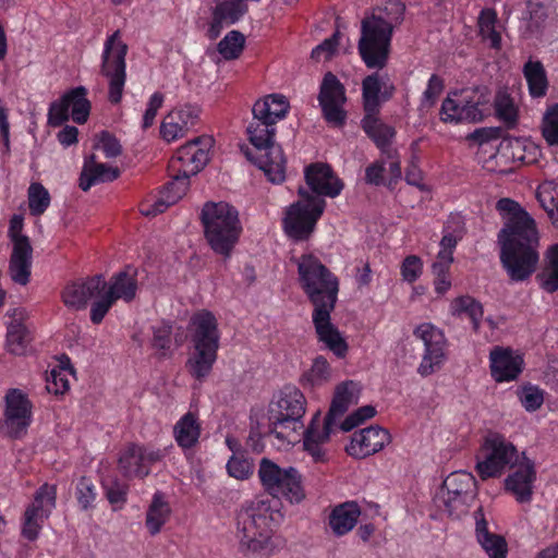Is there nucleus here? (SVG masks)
Masks as SVG:
<instances>
[{"label": "nucleus", "instance_id": "obj_28", "mask_svg": "<svg viewBox=\"0 0 558 558\" xmlns=\"http://www.w3.org/2000/svg\"><path fill=\"white\" fill-rule=\"evenodd\" d=\"M107 281L101 275H96L83 281H75L65 286L62 291V301L68 307L84 308L88 301L100 295L106 289Z\"/></svg>", "mask_w": 558, "mask_h": 558}, {"label": "nucleus", "instance_id": "obj_36", "mask_svg": "<svg viewBox=\"0 0 558 558\" xmlns=\"http://www.w3.org/2000/svg\"><path fill=\"white\" fill-rule=\"evenodd\" d=\"M289 108L290 105L284 96L271 94L258 99L253 105L252 113L255 118L266 119L267 121L277 124L280 120L286 118L289 112Z\"/></svg>", "mask_w": 558, "mask_h": 558}, {"label": "nucleus", "instance_id": "obj_13", "mask_svg": "<svg viewBox=\"0 0 558 558\" xmlns=\"http://www.w3.org/2000/svg\"><path fill=\"white\" fill-rule=\"evenodd\" d=\"M476 493L475 477L465 471H458L449 474L437 490L435 505L449 515H457L466 512L469 502Z\"/></svg>", "mask_w": 558, "mask_h": 558}, {"label": "nucleus", "instance_id": "obj_54", "mask_svg": "<svg viewBox=\"0 0 558 558\" xmlns=\"http://www.w3.org/2000/svg\"><path fill=\"white\" fill-rule=\"evenodd\" d=\"M414 336L423 341L425 349H441L445 342L444 332L430 323L417 326Z\"/></svg>", "mask_w": 558, "mask_h": 558}, {"label": "nucleus", "instance_id": "obj_59", "mask_svg": "<svg viewBox=\"0 0 558 558\" xmlns=\"http://www.w3.org/2000/svg\"><path fill=\"white\" fill-rule=\"evenodd\" d=\"M97 498L96 486L88 477H81L76 485V499L82 509L86 510L94 507Z\"/></svg>", "mask_w": 558, "mask_h": 558}, {"label": "nucleus", "instance_id": "obj_7", "mask_svg": "<svg viewBox=\"0 0 558 558\" xmlns=\"http://www.w3.org/2000/svg\"><path fill=\"white\" fill-rule=\"evenodd\" d=\"M201 222L209 247L229 258L243 231L239 210L226 202H207L201 211Z\"/></svg>", "mask_w": 558, "mask_h": 558}, {"label": "nucleus", "instance_id": "obj_34", "mask_svg": "<svg viewBox=\"0 0 558 558\" xmlns=\"http://www.w3.org/2000/svg\"><path fill=\"white\" fill-rule=\"evenodd\" d=\"M171 181L163 185L159 198L153 204L151 208L143 211L146 216H155L163 213L169 206L181 199L190 185V177L178 172H169Z\"/></svg>", "mask_w": 558, "mask_h": 558}, {"label": "nucleus", "instance_id": "obj_50", "mask_svg": "<svg viewBox=\"0 0 558 558\" xmlns=\"http://www.w3.org/2000/svg\"><path fill=\"white\" fill-rule=\"evenodd\" d=\"M102 486L112 509H121L126 502L128 485L116 477H107L104 480Z\"/></svg>", "mask_w": 558, "mask_h": 558}, {"label": "nucleus", "instance_id": "obj_64", "mask_svg": "<svg viewBox=\"0 0 558 558\" xmlns=\"http://www.w3.org/2000/svg\"><path fill=\"white\" fill-rule=\"evenodd\" d=\"M90 306V320L93 324L98 325L102 322L107 313L110 311L114 302L109 299L104 292L98 295Z\"/></svg>", "mask_w": 558, "mask_h": 558}, {"label": "nucleus", "instance_id": "obj_46", "mask_svg": "<svg viewBox=\"0 0 558 558\" xmlns=\"http://www.w3.org/2000/svg\"><path fill=\"white\" fill-rule=\"evenodd\" d=\"M216 360V351H193L186 366L192 376L202 379L209 374Z\"/></svg>", "mask_w": 558, "mask_h": 558}, {"label": "nucleus", "instance_id": "obj_62", "mask_svg": "<svg viewBox=\"0 0 558 558\" xmlns=\"http://www.w3.org/2000/svg\"><path fill=\"white\" fill-rule=\"evenodd\" d=\"M339 45V33L336 32L331 37L325 39L322 44L317 45L311 53L313 60L319 62L322 60H329L335 54Z\"/></svg>", "mask_w": 558, "mask_h": 558}, {"label": "nucleus", "instance_id": "obj_18", "mask_svg": "<svg viewBox=\"0 0 558 558\" xmlns=\"http://www.w3.org/2000/svg\"><path fill=\"white\" fill-rule=\"evenodd\" d=\"M209 145L210 138L196 137L179 147L169 161V172L197 174L209 161Z\"/></svg>", "mask_w": 558, "mask_h": 558}, {"label": "nucleus", "instance_id": "obj_6", "mask_svg": "<svg viewBox=\"0 0 558 558\" xmlns=\"http://www.w3.org/2000/svg\"><path fill=\"white\" fill-rule=\"evenodd\" d=\"M340 432H349V383L342 381L336 389L329 410L320 425V412L317 411L305 432L304 450L315 462L324 461V445Z\"/></svg>", "mask_w": 558, "mask_h": 558}, {"label": "nucleus", "instance_id": "obj_42", "mask_svg": "<svg viewBox=\"0 0 558 558\" xmlns=\"http://www.w3.org/2000/svg\"><path fill=\"white\" fill-rule=\"evenodd\" d=\"M450 313L452 316L469 319L473 329L477 330L483 318V305L470 295H461L450 303Z\"/></svg>", "mask_w": 558, "mask_h": 558}, {"label": "nucleus", "instance_id": "obj_21", "mask_svg": "<svg viewBox=\"0 0 558 558\" xmlns=\"http://www.w3.org/2000/svg\"><path fill=\"white\" fill-rule=\"evenodd\" d=\"M161 458L159 449L131 444L120 454L119 469L126 477H144L149 474L150 465Z\"/></svg>", "mask_w": 558, "mask_h": 558}, {"label": "nucleus", "instance_id": "obj_57", "mask_svg": "<svg viewBox=\"0 0 558 558\" xmlns=\"http://www.w3.org/2000/svg\"><path fill=\"white\" fill-rule=\"evenodd\" d=\"M227 472L231 477L240 481H244L251 477L253 474L252 460L244 456H238L233 453L227 462Z\"/></svg>", "mask_w": 558, "mask_h": 558}, {"label": "nucleus", "instance_id": "obj_61", "mask_svg": "<svg viewBox=\"0 0 558 558\" xmlns=\"http://www.w3.org/2000/svg\"><path fill=\"white\" fill-rule=\"evenodd\" d=\"M402 279L409 283L415 282L423 271V263L416 255L407 256L401 264Z\"/></svg>", "mask_w": 558, "mask_h": 558}, {"label": "nucleus", "instance_id": "obj_63", "mask_svg": "<svg viewBox=\"0 0 558 558\" xmlns=\"http://www.w3.org/2000/svg\"><path fill=\"white\" fill-rule=\"evenodd\" d=\"M165 95L160 92H155L148 99L146 110L143 114L142 128L147 130L153 126L158 110L162 107Z\"/></svg>", "mask_w": 558, "mask_h": 558}, {"label": "nucleus", "instance_id": "obj_58", "mask_svg": "<svg viewBox=\"0 0 558 558\" xmlns=\"http://www.w3.org/2000/svg\"><path fill=\"white\" fill-rule=\"evenodd\" d=\"M95 149L101 150L106 158H116L121 155L122 146L118 138L109 131H101L94 145Z\"/></svg>", "mask_w": 558, "mask_h": 558}, {"label": "nucleus", "instance_id": "obj_23", "mask_svg": "<svg viewBox=\"0 0 558 558\" xmlns=\"http://www.w3.org/2000/svg\"><path fill=\"white\" fill-rule=\"evenodd\" d=\"M396 93V86L385 81L378 71L366 75L362 81V104L364 114L380 113L383 104L389 101Z\"/></svg>", "mask_w": 558, "mask_h": 558}, {"label": "nucleus", "instance_id": "obj_40", "mask_svg": "<svg viewBox=\"0 0 558 558\" xmlns=\"http://www.w3.org/2000/svg\"><path fill=\"white\" fill-rule=\"evenodd\" d=\"M539 287L547 293L558 291V244L549 246L544 256V265L537 274Z\"/></svg>", "mask_w": 558, "mask_h": 558}, {"label": "nucleus", "instance_id": "obj_12", "mask_svg": "<svg viewBox=\"0 0 558 558\" xmlns=\"http://www.w3.org/2000/svg\"><path fill=\"white\" fill-rule=\"evenodd\" d=\"M128 45L121 40L120 31L107 37L101 54V74L108 78V100L118 105L122 100L126 82Z\"/></svg>", "mask_w": 558, "mask_h": 558}, {"label": "nucleus", "instance_id": "obj_29", "mask_svg": "<svg viewBox=\"0 0 558 558\" xmlns=\"http://www.w3.org/2000/svg\"><path fill=\"white\" fill-rule=\"evenodd\" d=\"M490 374L497 383L515 380L523 369V356L518 351H490Z\"/></svg>", "mask_w": 558, "mask_h": 558}, {"label": "nucleus", "instance_id": "obj_25", "mask_svg": "<svg viewBox=\"0 0 558 558\" xmlns=\"http://www.w3.org/2000/svg\"><path fill=\"white\" fill-rule=\"evenodd\" d=\"M379 114L380 113L364 114L361 120V129L383 156L386 158H395L397 157V148H393L392 144L397 136V130L395 126L384 122L379 118Z\"/></svg>", "mask_w": 558, "mask_h": 558}, {"label": "nucleus", "instance_id": "obj_2", "mask_svg": "<svg viewBox=\"0 0 558 558\" xmlns=\"http://www.w3.org/2000/svg\"><path fill=\"white\" fill-rule=\"evenodd\" d=\"M295 263L299 286L313 306L312 322L319 341L327 349H348L330 317L338 301V277L314 254H302Z\"/></svg>", "mask_w": 558, "mask_h": 558}, {"label": "nucleus", "instance_id": "obj_27", "mask_svg": "<svg viewBox=\"0 0 558 558\" xmlns=\"http://www.w3.org/2000/svg\"><path fill=\"white\" fill-rule=\"evenodd\" d=\"M480 101L471 100L464 96L454 99L449 94L440 107V120L444 123L480 122L484 119Z\"/></svg>", "mask_w": 558, "mask_h": 558}, {"label": "nucleus", "instance_id": "obj_60", "mask_svg": "<svg viewBox=\"0 0 558 558\" xmlns=\"http://www.w3.org/2000/svg\"><path fill=\"white\" fill-rule=\"evenodd\" d=\"M445 360L444 351H425L417 367V373L423 377L428 376L440 369Z\"/></svg>", "mask_w": 558, "mask_h": 558}, {"label": "nucleus", "instance_id": "obj_3", "mask_svg": "<svg viewBox=\"0 0 558 558\" xmlns=\"http://www.w3.org/2000/svg\"><path fill=\"white\" fill-rule=\"evenodd\" d=\"M404 12L405 5L400 0H393L378 13L362 20L357 51L367 69L380 71L387 66L393 31L402 23Z\"/></svg>", "mask_w": 558, "mask_h": 558}, {"label": "nucleus", "instance_id": "obj_5", "mask_svg": "<svg viewBox=\"0 0 558 558\" xmlns=\"http://www.w3.org/2000/svg\"><path fill=\"white\" fill-rule=\"evenodd\" d=\"M280 519L281 513L274 509L269 499H255L245 504L236 517L241 547L252 553H269L272 548L274 526Z\"/></svg>", "mask_w": 558, "mask_h": 558}, {"label": "nucleus", "instance_id": "obj_1", "mask_svg": "<svg viewBox=\"0 0 558 558\" xmlns=\"http://www.w3.org/2000/svg\"><path fill=\"white\" fill-rule=\"evenodd\" d=\"M496 208L505 219L497 235L501 266L511 282H523L535 272L539 262L535 220L511 198L499 199Z\"/></svg>", "mask_w": 558, "mask_h": 558}, {"label": "nucleus", "instance_id": "obj_24", "mask_svg": "<svg viewBox=\"0 0 558 558\" xmlns=\"http://www.w3.org/2000/svg\"><path fill=\"white\" fill-rule=\"evenodd\" d=\"M304 178L312 196L336 197L342 191L343 182L335 175L331 167L327 163L315 162L304 170Z\"/></svg>", "mask_w": 558, "mask_h": 558}, {"label": "nucleus", "instance_id": "obj_20", "mask_svg": "<svg viewBox=\"0 0 558 558\" xmlns=\"http://www.w3.org/2000/svg\"><path fill=\"white\" fill-rule=\"evenodd\" d=\"M201 108L196 105L185 104L173 108L162 120L160 135L167 142L183 137L198 122Z\"/></svg>", "mask_w": 558, "mask_h": 558}, {"label": "nucleus", "instance_id": "obj_53", "mask_svg": "<svg viewBox=\"0 0 558 558\" xmlns=\"http://www.w3.org/2000/svg\"><path fill=\"white\" fill-rule=\"evenodd\" d=\"M445 89V81L438 74H432L421 97L420 110L433 108Z\"/></svg>", "mask_w": 558, "mask_h": 558}, {"label": "nucleus", "instance_id": "obj_48", "mask_svg": "<svg viewBox=\"0 0 558 558\" xmlns=\"http://www.w3.org/2000/svg\"><path fill=\"white\" fill-rule=\"evenodd\" d=\"M245 46V37L239 31H230L218 43L217 50L225 60H234L240 57Z\"/></svg>", "mask_w": 558, "mask_h": 558}, {"label": "nucleus", "instance_id": "obj_10", "mask_svg": "<svg viewBox=\"0 0 558 558\" xmlns=\"http://www.w3.org/2000/svg\"><path fill=\"white\" fill-rule=\"evenodd\" d=\"M275 134L276 124L253 116L247 126L248 141L255 148L265 150L259 168L270 182L279 184L286 179V158L281 147L274 145Z\"/></svg>", "mask_w": 558, "mask_h": 558}, {"label": "nucleus", "instance_id": "obj_33", "mask_svg": "<svg viewBox=\"0 0 558 558\" xmlns=\"http://www.w3.org/2000/svg\"><path fill=\"white\" fill-rule=\"evenodd\" d=\"M380 515L377 504L365 502L359 505L351 501V530L359 524L355 534L363 543L369 542L376 531L375 520Z\"/></svg>", "mask_w": 558, "mask_h": 558}, {"label": "nucleus", "instance_id": "obj_38", "mask_svg": "<svg viewBox=\"0 0 558 558\" xmlns=\"http://www.w3.org/2000/svg\"><path fill=\"white\" fill-rule=\"evenodd\" d=\"M201 423L195 413H185L173 426V437L182 449L193 448L201 437Z\"/></svg>", "mask_w": 558, "mask_h": 558}, {"label": "nucleus", "instance_id": "obj_52", "mask_svg": "<svg viewBox=\"0 0 558 558\" xmlns=\"http://www.w3.org/2000/svg\"><path fill=\"white\" fill-rule=\"evenodd\" d=\"M328 527L336 536H343L349 532V501L342 502L331 510Z\"/></svg>", "mask_w": 558, "mask_h": 558}, {"label": "nucleus", "instance_id": "obj_47", "mask_svg": "<svg viewBox=\"0 0 558 558\" xmlns=\"http://www.w3.org/2000/svg\"><path fill=\"white\" fill-rule=\"evenodd\" d=\"M28 209L34 217H39L48 209L51 197L48 190L39 182H33L27 190Z\"/></svg>", "mask_w": 558, "mask_h": 558}, {"label": "nucleus", "instance_id": "obj_19", "mask_svg": "<svg viewBox=\"0 0 558 558\" xmlns=\"http://www.w3.org/2000/svg\"><path fill=\"white\" fill-rule=\"evenodd\" d=\"M56 487L43 485L35 495L34 501L26 508L23 519L22 534L28 541H35L47 519L56 507Z\"/></svg>", "mask_w": 558, "mask_h": 558}, {"label": "nucleus", "instance_id": "obj_22", "mask_svg": "<svg viewBox=\"0 0 558 558\" xmlns=\"http://www.w3.org/2000/svg\"><path fill=\"white\" fill-rule=\"evenodd\" d=\"M187 332L193 349H218L220 332L216 316L208 310L195 312L189 322Z\"/></svg>", "mask_w": 558, "mask_h": 558}, {"label": "nucleus", "instance_id": "obj_26", "mask_svg": "<svg viewBox=\"0 0 558 558\" xmlns=\"http://www.w3.org/2000/svg\"><path fill=\"white\" fill-rule=\"evenodd\" d=\"M391 442L390 433L378 425L362 428L351 436V457L363 459L381 451Z\"/></svg>", "mask_w": 558, "mask_h": 558}, {"label": "nucleus", "instance_id": "obj_43", "mask_svg": "<svg viewBox=\"0 0 558 558\" xmlns=\"http://www.w3.org/2000/svg\"><path fill=\"white\" fill-rule=\"evenodd\" d=\"M171 513L170 506L163 495L156 493L146 512V527L151 535L160 532Z\"/></svg>", "mask_w": 558, "mask_h": 558}, {"label": "nucleus", "instance_id": "obj_8", "mask_svg": "<svg viewBox=\"0 0 558 558\" xmlns=\"http://www.w3.org/2000/svg\"><path fill=\"white\" fill-rule=\"evenodd\" d=\"M525 454L499 433H489L484 438L476 456L475 470L482 481L501 477Z\"/></svg>", "mask_w": 558, "mask_h": 558}, {"label": "nucleus", "instance_id": "obj_56", "mask_svg": "<svg viewBox=\"0 0 558 558\" xmlns=\"http://www.w3.org/2000/svg\"><path fill=\"white\" fill-rule=\"evenodd\" d=\"M518 397L527 412L537 411L544 403V390L532 384L523 385L518 391Z\"/></svg>", "mask_w": 558, "mask_h": 558}, {"label": "nucleus", "instance_id": "obj_32", "mask_svg": "<svg viewBox=\"0 0 558 558\" xmlns=\"http://www.w3.org/2000/svg\"><path fill=\"white\" fill-rule=\"evenodd\" d=\"M137 289V270L126 266L123 270L112 275L102 292L114 303L118 300L130 303L135 299Z\"/></svg>", "mask_w": 558, "mask_h": 558}, {"label": "nucleus", "instance_id": "obj_44", "mask_svg": "<svg viewBox=\"0 0 558 558\" xmlns=\"http://www.w3.org/2000/svg\"><path fill=\"white\" fill-rule=\"evenodd\" d=\"M494 105L496 117L508 129H513L519 118V109L513 97L507 92H498Z\"/></svg>", "mask_w": 558, "mask_h": 558}, {"label": "nucleus", "instance_id": "obj_39", "mask_svg": "<svg viewBox=\"0 0 558 558\" xmlns=\"http://www.w3.org/2000/svg\"><path fill=\"white\" fill-rule=\"evenodd\" d=\"M522 72L527 84L530 96L534 99L545 97L549 82L543 63L538 60H529L524 63Z\"/></svg>", "mask_w": 558, "mask_h": 558}, {"label": "nucleus", "instance_id": "obj_51", "mask_svg": "<svg viewBox=\"0 0 558 558\" xmlns=\"http://www.w3.org/2000/svg\"><path fill=\"white\" fill-rule=\"evenodd\" d=\"M330 374L326 359L318 356L313 361L311 368L303 374L302 380L312 387L320 386L330 378Z\"/></svg>", "mask_w": 558, "mask_h": 558}, {"label": "nucleus", "instance_id": "obj_49", "mask_svg": "<svg viewBox=\"0 0 558 558\" xmlns=\"http://www.w3.org/2000/svg\"><path fill=\"white\" fill-rule=\"evenodd\" d=\"M541 130L543 138L549 146H558V102L547 107Z\"/></svg>", "mask_w": 558, "mask_h": 558}, {"label": "nucleus", "instance_id": "obj_14", "mask_svg": "<svg viewBox=\"0 0 558 558\" xmlns=\"http://www.w3.org/2000/svg\"><path fill=\"white\" fill-rule=\"evenodd\" d=\"M88 90L76 86L65 92L58 100L52 101L48 109V123L58 128L70 118L77 124H84L89 117L92 105L87 98Z\"/></svg>", "mask_w": 558, "mask_h": 558}, {"label": "nucleus", "instance_id": "obj_9", "mask_svg": "<svg viewBox=\"0 0 558 558\" xmlns=\"http://www.w3.org/2000/svg\"><path fill=\"white\" fill-rule=\"evenodd\" d=\"M257 476L263 489L278 499L300 504L305 498L302 476L293 466L282 468L269 458H262Z\"/></svg>", "mask_w": 558, "mask_h": 558}, {"label": "nucleus", "instance_id": "obj_11", "mask_svg": "<svg viewBox=\"0 0 558 558\" xmlns=\"http://www.w3.org/2000/svg\"><path fill=\"white\" fill-rule=\"evenodd\" d=\"M300 199L287 210L283 219V229L289 238L295 241H305L314 232L322 217L326 202L318 196H312L308 190L299 189Z\"/></svg>", "mask_w": 558, "mask_h": 558}, {"label": "nucleus", "instance_id": "obj_45", "mask_svg": "<svg viewBox=\"0 0 558 558\" xmlns=\"http://www.w3.org/2000/svg\"><path fill=\"white\" fill-rule=\"evenodd\" d=\"M7 315L12 318L7 327V342L9 345H20L25 348L28 343V330L22 323L23 310H9Z\"/></svg>", "mask_w": 558, "mask_h": 558}, {"label": "nucleus", "instance_id": "obj_55", "mask_svg": "<svg viewBox=\"0 0 558 558\" xmlns=\"http://www.w3.org/2000/svg\"><path fill=\"white\" fill-rule=\"evenodd\" d=\"M510 151V157L520 165H530L536 160V148L533 145H526L520 138L509 140L506 147Z\"/></svg>", "mask_w": 558, "mask_h": 558}, {"label": "nucleus", "instance_id": "obj_17", "mask_svg": "<svg viewBox=\"0 0 558 558\" xmlns=\"http://www.w3.org/2000/svg\"><path fill=\"white\" fill-rule=\"evenodd\" d=\"M537 470L535 462L526 454L509 469L504 480V489L519 504H530L533 499Z\"/></svg>", "mask_w": 558, "mask_h": 558}, {"label": "nucleus", "instance_id": "obj_4", "mask_svg": "<svg viewBox=\"0 0 558 558\" xmlns=\"http://www.w3.org/2000/svg\"><path fill=\"white\" fill-rule=\"evenodd\" d=\"M306 398L300 389L287 386L269 404V435L277 439L279 447L292 446L305 439L303 416Z\"/></svg>", "mask_w": 558, "mask_h": 558}, {"label": "nucleus", "instance_id": "obj_37", "mask_svg": "<svg viewBox=\"0 0 558 558\" xmlns=\"http://www.w3.org/2000/svg\"><path fill=\"white\" fill-rule=\"evenodd\" d=\"M57 364L51 368L48 377L46 389L56 396H62L70 389L69 377L75 376V369L71 364L70 357L61 353L56 356Z\"/></svg>", "mask_w": 558, "mask_h": 558}, {"label": "nucleus", "instance_id": "obj_16", "mask_svg": "<svg viewBox=\"0 0 558 558\" xmlns=\"http://www.w3.org/2000/svg\"><path fill=\"white\" fill-rule=\"evenodd\" d=\"M33 404L20 389H10L5 395V409L0 430L11 437L21 438L32 423Z\"/></svg>", "mask_w": 558, "mask_h": 558}, {"label": "nucleus", "instance_id": "obj_35", "mask_svg": "<svg viewBox=\"0 0 558 558\" xmlns=\"http://www.w3.org/2000/svg\"><path fill=\"white\" fill-rule=\"evenodd\" d=\"M475 520L476 538L484 551L489 558H506L508 553L506 539L488 531L487 522L481 510L475 513Z\"/></svg>", "mask_w": 558, "mask_h": 558}, {"label": "nucleus", "instance_id": "obj_15", "mask_svg": "<svg viewBox=\"0 0 558 558\" xmlns=\"http://www.w3.org/2000/svg\"><path fill=\"white\" fill-rule=\"evenodd\" d=\"M318 104L325 121L333 126L344 125L347 111L343 106L347 101L345 87L331 72H327L319 86Z\"/></svg>", "mask_w": 558, "mask_h": 558}, {"label": "nucleus", "instance_id": "obj_31", "mask_svg": "<svg viewBox=\"0 0 558 558\" xmlns=\"http://www.w3.org/2000/svg\"><path fill=\"white\" fill-rule=\"evenodd\" d=\"M120 174L121 171L118 167L98 162L93 154L84 159L78 186L82 191L87 192L97 184L113 182Z\"/></svg>", "mask_w": 558, "mask_h": 558}, {"label": "nucleus", "instance_id": "obj_30", "mask_svg": "<svg viewBox=\"0 0 558 558\" xmlns=\"http://www.w3.org/2000/svg\"><path fill=\"white\" fill-rule=\"evenodd\" d=\"M33 265V246L31 241L20 239L12 246L9 259V275L13 282L26 286L29 282Z\"/></svg>", "mask_w": 558, "mask_h": 558}, {"label": "nucleus", "instance_id": "obj_41", "mask_svg": "<svg viewBox=\"0 0 558 558\" xmlns=\"http://www.w3.org/2000/svg\"><path fill=\"white\" fill-rule=\"evenodd\" d=\"M151 349H170L171 344L175 347L183 345L186 335L182 327H177L173 330V325L170 322L161 320L151 326Z\"/></svg>", "mask_w": 558, "mask_h": 558}]
</instances>
